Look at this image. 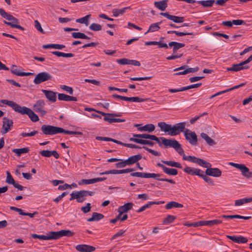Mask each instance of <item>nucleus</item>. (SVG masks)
<instances>
[{
  "label": "nucleus",
  "instance_id": "f257e3e1",
  "mask_svg": "<svg viewBox=\"0 0 252 252\" xmlns=\"http://www.w3.org/2000/svg\"><path fill=\"white\" fill-rule=\"evenodd\" d=\"M163 143L166 146H170L173 148L179 154L183 156L184 160L195 163L204 168H208V167H210L212 166L210 162L202 159L196 158L194 156H186L184 154V150L181 147V145L175 139L163 138Z\"/></svg>",
  "mask_w": 252,
  "mask_h": 252
},
{
  "label": "nucleus",
  "instance_id": "f03ea898",
  "mask_svg": "<svg viewBox=\"0 0 252 252\" xmlns=\"http://www.w3.org/2000/svg\"><path fill=\"white\" fill-rule=\"evenodd\" d=\"M1 102L2 104L7 105L11 107L16 112L22 115L27 114L33 122L39 121L38 116L32 110L28 107H22L15 102L7 99H1Z\"/></svg>",
  "mask_w": 252,
  "mask_h": 252
},
{
  "label": "nucleus",
  "instance_id": "7ed1b4c3",
  "mask_svg": "<svg viewBox=\"0 0 252 252\" xmlns=\"http://www.w3.org/2000/svg\"><path fill=\"white\" fill-rule=\"evenodd\" d=\"M158 126L160 128L161 131L167 133L168 135L173 136L177 135L184 131L185 129L186 123H179L172 126L161 122L158 123Z\"/></svg>",
  "mask_w": 252,
  "mask_h": 252
},
{
  "label": "nucleus",
  "instance_id": "20e7f679",
  "mask_svg": "<svg viewBox=\"0 0 252 252\" xmlns=\"http://www.w3.org/2000/svg\"><path fill=\"white\" fill-rule=\"evenodd\" d=\"M0 15L2 17L9 21L7 22L4 21V23L8 26H9L11 28H17L22 31L24 30V28L19 25V20L13 16L12 15L6 12L3 9L0 8Z\"/></svg>",
  "mask_w": 252,
  "mask_h": 252
},
{
  "label": "nucleus",
  "instance_id": "39448f33",
  "mask_svg": "<svg viewBox=\"0 0 252 252\" xmlns=\"http://www.w3.org/2000/svg\"><path fill=\"white\" fill-rule=\"evenodd\" d=\"M94 191L82 190L80 191L74 190L70 194V200L76 199L78 202L82 203L85 201L88 196H93Z\"/></svg>",
  "mask_w": 252,
  "mask_h": 252
},
{
  "label": "nucleus",
  "instance_id": "423d86ee",
  "mask_svg": "<svg viewBox=\"0 0 252 252\" xmlns=\"http://www.w3.org/2000/svg\"><path fill=\"white\" fill-rule=\"evenodd\" d=\"M97 112L100 113L103 116H105L104 118V120L106 121L109 123H123L126 121L125 119H120V118H115L113 117H120L121 116V114L120 113H105L100 111H96Z\"/></svg>",
  "mask_w": 252,
  "mask_h": 252
},
{
  "label": "nucleus",
  "instance_id": "0eeeda50",
  "mask_svg": "<svg viewBox=\"0 0 252 252\" xmlns=\"http://www.w3.org/2000/svg\"><path fill=\"white\" fill-rule=\"evenodd\" d=\"M41 129L43 134L51 135L62 133L63 131L62 127L46 125H42Z\"/></svg>",
  "mask_w": 252,
  "mask_h": 252
},
{
  "label": "nucleus",
  "instance_id": "6e6552de",
  "mask_svg": "<svg viewBox=\"0 0 252 252\" xmlns=\"http://www.w3.org/2000/svg\"><path fill=\"white\" fill-rule=\"evenodd\" d=\"M228 164L240 170L241 172V174L244 177L247 178H252V172L250 171L249 168L245 164H238L234 162H229Z\"/></svg>",
  "mask_w": 252,
  "mask_h": 252
},
{
  "label": "nucleus",
  "instance_id": "1a4fd4ad",
  "mask_svg": "<svg viewBox=\"0 0 252 252\" xmlns=\"http://www.w3.org/2000/svg\"><path fill=\"white\" fill-rule=\"evenodd\" d=\"M228 164L240 170L241 172V174L244 177L247 178H252V172L250 171L249 168L245 164H238L234 162H229Z\"/></svg>",
  "mask_w": 252,
  "mask_h": 252
},
{
  "label": "nucleus",
  "instance_id": "9d476101",
  "mask_svg": "<svg viewBox=\"0 0 252 252\" xmlns=\"http://www.w3.org/2000/svg\"><path fill=\"white\" fill-rule=\"evenodd\" d=\"M184 136L186 139L192 145H196L197 143V136L195 132L189 129L184 130Z\"/></svg>",
  "mask_w": 252,
  "mask_h": 252
},
{
  "label": "nucleus",
  "instance_id": "9b49d317",
  "mask_svg": "<svg viewBox=\"0 0 252 252\" xmlns=\"http://www.w3.org/2000/svg\"><path fill=\"white\" fill-rule=\"evenodd\" d=\"M52 78V75L47 72H41L38 73L33 80L35 84H40L42 82L50 80Z\"/></svg>",
  "mask_w": 252,
  "mask_h": 252
},
{
  "label": "nucleus",
  "instance_id": "f8f14e48",
  "mask_svg": "<svg viewBox=\"0 0 252 252\" xmlns=\"http://www.w3.org/2000/svg\"><path fill=\"white\" fill-rule=\"evenodd\" d=\"M74 233L69 230H61L59 231H51L53 240L59 239L63 236L70 237L74 235Z\"/></svg>",
  "mask_w": 252,
  "mask_h": 252
},
{
  "label": "nucleus",
  "instance_id": "ddd939ff",
  "mask_svg": "<svg viewBox=\"0 0 252 252\" xmlns=\"http://www.w3.org/2000/svg\"><path fill=\"white\" fill-rule=\"evenodd\" d=\"M2 129L1 130V133L4 134L9 131L13 125V121L11 119L4 117L3 119Z\"/></svg>",
  "mask_w": 252,
  "mask_h": 252
},
{
  "label": "nucleus",
  "instance_id": "4468645a",
  "mask_svg": "<svg viewBox=\"0 0 252 252\" xmlns=\"http://www.w3.org/2000/svg\"><path fill=\"white\" fill-rule=\"evenodd\" d=\"M45 104L44 101L40 99L37 100L33 105L34 110L40 113L42 117L46 114V111L44 109Z\"/></svg>",
  "mask_w": 252,
  "mask_h": 252
},
{
  "label": "nucleus",
  "instance_id": "2eb2a0df",
  "mask_svg": "<svg viewBox=\"0 0 252 252\" xmlns=\"http://www.w3.org/2000/svg\"><path fill=\"white\" fill-rule=\"evenodd\" d=\"M112 97L114 98H119L123 100L130 101V102H141L145 101L146 99L139 98V97H126L121 96L117 94H114L112 95Z\"/></svg>",
  "mask_w": 252,
  "mask_h": 252
},
{
  "label": "nucleus",
  "instance_id": "dca6fc26",
  "mask_svg": "<svg viewBox=\"0 0 252 252\" xmlns=\"http://www.w3.org/2000/svg\"><path fill=\"white\" fill-rule=\"evenodd\" d=\"M184 171L190 175H196L200 177L203 172V171L200 170V169L191 167L189 166L185 167L184 169Z\"/></svg>",
  "mask_w": 252,
  "mask_h": 252
},
{
  "label": "nucleus",
  "instance_id": "f3484780",
  "mask_svg": "<svg viewBox=\"0 0 252 252\" xmlns=\"http://www.w3.org/2000/svg\"><path fill=\"white\" fill-rule=\"evenodd\" d=\"M205 173L206 175L214 177H220L221 175V170L218 168L208 167L206 170Z\"/></svg>",
  "mask_w": 252,
  "mask_h": 252
},
{
  "label": "nucleus",
  "instance_id": "a211bd4d",
  "mask_svg": "<svg viewBox=\"0 0 252 252\" xmlns=\"http://www.w3.org/2000/svg\"><path fill=\"white\" fill-rule=\"evenodd\" d=\"M160 14L176 23H181L184 21V17L171 15L168 13H161Z\"/></svg>",
  "mask_w": 252,
  "mask_h": 252
},
{
  "label": "nucleus",
  "instance_id": "6ab92c4d",
  "mask_svg": "<svg viewBox=\"0 0 252 252\" xmlns=\"http://www.w3.org/2000/svg\"><path fill=\"white\" fill-rule=\"evenodd\" d=\"M157 166L160 167L165 174L168 175L175 176L178 174V171L174 168H169L160 163H158Z\"/></svg>",
  "mask_w": 252,
  "mask_h": 252
},
{
  "label": "nucleus",
  "instance_id": "aec40b11",
  "mask_svg": "<svg viewBox=\"0 0 252 252\" xmlns=\"http://www.w3.org/2000/svg\"><path fill=\"white\" fill-rule=\"evenodd\" d=\"M162 176V175L160 174L148 173V178H153L158 181L167 182L171 184H175V182L172 179L160 178L159 177Z\"/></svg>",
  "mask_w": 252,
  "mask_h": 252
},
{
  "label": "nucleus",
  "instance_id": "412c9836",
  "mask_svg": "<svg viewBox=\"0 0 252 252\" xmlns=\"http://www.w3.org/2000/svg\"><path fill=\"white\" fill-rule=\"evenodd\" d=\"M249 68V65H244L242 62H241L239 63L232 64V67H227L226 68V70L231 71H238L243 69H247Z\"/></svg>",
  "mask_w": 252,
  "mask_h": 252
},
{
  "label": "nucleus",
  "instance_id": "4be33fe9",
  "mask_svg": "<svg viewBox=\"0 0 252 252\" xmlns=\"http://www.w3.org/2000/svg\"><path fill=\"white\" fill-rule=\"evenodd\" d=\"M76 249L79 252H92L95 250V248L87 245H78Z\"/></svg>",
  "mask_w": 252,
  "mask_h": 252
},
{
  "label": "nucleus",
  "instance_id": "5701e85b",
  "mask_svg": "<svg viewBox=\"0 0 252 252\" xmlns=\"http://www.w3.org/2000/svg\"><path fill=\"white\" fill-rule=\"evenodd\" d=\"M39 154L43 157L50 158L53 156L56 159L60 157V155L56 151L43 150L40 152Z\"/></svg>",
  "mask_w": 252,
  "mask_h": 252
},
{
  "label": "nucleus",
  "instance_id": "b1692460",
  "mask_svg": "<svg viewBox=\"0 0 252 252\" xmlns=\"http://www.w3.org/2000/svg\"><path fill=\"white\" fill-rule=\"evenodd\" d=\"M42 92L46 96V98L51 102H55L57 100L56 93L49 90H42Z\"/></svg>",
  "mask_w": 252,
  "mask_h": 252
},
{
  "label": "nucleus",
  "instance_id": "393cba45",
  "mask_svg": "<svg viewBox=\"0 0 252 252\" xmlns=\"http://www.w3.org/2000/svg\"><path fill=\"white\" fill-rule=\"evenodd\" d=\"M133 203L132 202H128L125 204L124 205L120 206L118 209V212L120 215H122L125 213L127 212L129 210H131L133 206Z\"/></svg>",
  "mask_w": 252,
  "mask_h": 252
},
{
  "label": "nucleus",
  "instance_id": "a878e982",
  "mask_svg": "<svg viewBox=\"0 0 252 252\" xmlns=\"http://www.w3.org/2000/svg\"><path fill=\"white\" fill-rule=\"evenodd\" d=\"M32 237L34 239H39L40 240H53V235L51 234V231L49 232L46 235H38L36 234H32Z\"/></svg>",
  "mask_w": 252,
  "mask_h": 252
},
{
  "label": "nucleus",
  "instance_id": "bb28decb",
  "mask_svg": "<svg viewBox=\"0 0 252 252\" xmlns=\"http://www.w3.org/2000/svg\"><path fill=\"white\" fill-rule=\"evenodd\" d=\"M222 220H202L201 221L202 226H212L214 225H218L222 223Z\"/></svg>",
  "mask_w": 252,
  "mask_h": 252
},
{
  "label": "nucleus",
  "instance_id": "cd10ccee",
  "mask_svg": "<svg viewBox=\"0 0 252 252\" xmlns=\"http://www.w3.org/2000/svg\"><path fill=\"white\" fill-rule=\"evenodd\" d=\"M141 158L142 156L140 154L129 157L126 160L127 165H130L137 162Z\"/></svg>",
  "mask_w": 252,
  "mask_h": 252
},
{
  "label": "nucleus",
  "instance_id": "c85d7f7f",
  "mask_svg": "<svg viewBox=\"0 0 252 252\" xmlns=\"http://www.w3.org/2000/svg\"><path fill=\"white\" fill-rule=\"evenodd\" d=\"M168 45L171 47H173V54H175L178 49L183 48L185 46V44L184 43H179L175 41L170 42Z\"/></svg>",
  "mask_w": 252,
  "mask_h": 252
},
{
  "label": "nucleus",
  "instance_id": "c756f323",
  "mask_svg": "<svg viewBox=\"0 0 252 252\" xmlns=\"http://www.w3.org/2000/svg\"><path fill=\"white\" fill-rule=\"evenodd\" d=\"M129 140L130 141L134 142L143 145H148L150 146H153L154 145V142L147 140L135 138H130Z\"/></svg>",
  "mask_w": 252,
  "mask_h": 252
},
{
  "label": "nucleus",
  "instance_id": "7c9ffc66",
  "mask_svg": "<svg viewBox=\"0 0 252 252\" xmlns=\"http://www.w3.org/2000/svg\"><path fill=\"white\" fill-rule=\"evenodd\" d=\"M168 0H162L158 1H155L154 2V5L157 8L164 11L167 6Z\"/></svg>",
  "mask_w": 252,
  "mask_h": 252
},
{
  "label": "nucleus",
  "instance_id": "2f4dec72",
  "mask_svg": "<svg viewBox=\"0 0 252 252\" xmlns=\"http://www.w3.org/2000/svg\"><path fill=\"white\" fill-rule=\"evenodd\" d=\"M127 9H131L130 6L126 7L122 9L115 8L112 10L113 15L115 17H118L120 15H123Z\"/></svg>",
  "mask_w": 252,
  "mask_h": 252
},
{
  "label": "nucleus",
  "instance_id": "473e14b6",
  "mask_svg": "<svg viewBox=\"0 0 252 252\" xmlns=\"http://www.w3.org/2000/svg\"><path fill=\"white\" fill-rule=\"evenodd\" d=\"M135 138L139 139H151L153 140V139L156 138V136L154 135H150L149 134L143 133V134H133V137Z\"/></svg>",
  "mask_w": 252,
  "mask_h": 252
},
{
  "label": "nucleus",
  "instance_id": "72a5a7b5",
  "mask_svg": "<svg viewBox=\"0 0 252 252\" xmlns=\"http://www.w3.org/2000/svg\"><path fill=\"white\" fill-rule=\"evenodd\" d=\"M252 202V197L244 198L235 201V206H241L244 204Z\"/></svg>",
  "mask_w": 252,
  "mask_h": 252
},
{
  "label": "nucleus",
  "instance_id": "f704fd0d",
  "mask_svg": "<svg viewBox=\"0 0 252 252\" xmlns=\"http://www.w3.org/2000/svg\"><path fill=\"white\" fill-rule=\"evenodd\" d=\"M104 218L103 215L98 213L96 212H94L92 214V216L91 218L88 219V221H98Z\"/></svg>",
  "mask_w": 252,
  "mask_h": 252
},
{
  "label": "nucleus",
  "instance_id": "c9c22d12",
  "mask_svg": "<svg viewBox=\"0 0 252 252\" xmlns=\"http://www.w3.org/2000/svg\"><path fill=\"white\" fill-rule=\"evenodd\" d=\"M161 162L169 166L174 167L178 168H182V166L181 163L178 162L174 161H168V160H162Z\"/></svg>",
  "mask_w": 252,
  "mask_h": 252
},
{
  "label": "nucleus",
  "instance_id": "e433bc0d",
  "mask_svg": "<svg viewBox=\"0 0 252 252\" xmlns=\"http://www.w3.org/2000/svg\"><path fill=\"white\" fill-rule=\"evenodd\" d=\"M200 136L209 145L212 146L216 144L214 140L210 138L206 133L202 132L201 133Z\"/></svg>",
  "mask_w": 252,
  "mask_h": 252
},
{
  "label": "nucleus",
  "instance_id": "4c0bfd02",
  "mask_svg": "<svg viewBox=\"0 0 252 252\" xmlns=\"http://www.w3.org/2000/svg\"><path fill=\"white\" fill-rule=\"evenodd\" d=\"M43 48L44 49H49V48H53L55 49L61 50L64 48H65V46L62 44H49L46 45H44L43 46Z\"/></svg>",
  "mask_w": 252,
  "mask_h": 252
},
{
  "label": "nucleus",
  "instance_id": "58836bf2",
  "mask_svg": "<svg viewBox=\"0 0 252 252\" xmlns=\"http://www.w3.org/2000/svg\"><path fill=\"white\" fill-rule=\"evenodd\" d=\"M22 68L18 67L15 65H12L11 67L10 70L12 74H15L19 76H21L22 71H21Z\"/></svg>",
  "mask_w": 252,
  "mask_h": 252
},
{
  "label": "nucleus",
  "instance_id": "ea45409f",
  "mask_svg": "<svg viewBox=\"0 0 252 252\" xmlns=\"http://www.w3.org/2000/svg\"><path fill=\"white\" fill-rule=\"evenodd\" d=\"M215 2V0H199L197 1V3L200 4L205 7H211L213 4Z\"/></svg>",
  "mask_w": 252,
  "mask_h": 252
},
{
  "label": "nucleus",
  "instance_id": "a19ab883",
  "mask_svg": "<svg viewBox=\"0 0 252 252\" xmlns=\"http://www.w3.org/2000/svg\"><path fill=\"white\" fill-rule=\"evenodd\" d=\"M90 18L91 15H87L84 17L76 19V22L80 24H84L87 26L89 24V20Z\"/></svg>",
  "mask_w": 252,
  "mask_h": 252
},
{
  "label": "nucleus",
  "instance_id": "79ce46f5",
  "mask_svg": "<svg viewBox=\"0 0 252 252\" xmlns=\"http://www.w3.org/2000/svg\"><path fill=\"white\" fill-rule=\"evenodd\" d=\"M183 207V205L180 203L174 201H171L166 204L165 208L169 210L173 208H182Z\"/></svg>",
  "mask_w": 252,
  "mask_h": 252
},
{
  "label": "nucleus",
  "instance_id": "37998d69",
  "mask_svg": "<svg viewBox=\"0 0 252 252\" xmlns=\"http://www.w3.org/2000/svg\"><path fill=\"white\" fill-rule=\"evenodd\" d=\"M161 23V22L152 24L150 26L148 31L147 32H146L145 34L148 32H155L158 31L160 29L159 25Z\"/></svg>",
  "mask_w": 252,
  "mask_h": 252
},
{
  "label": "nucleus",
  "instance_id": "c03bdc74",
  "mask_svg": "<svg viewBox=\"0 0 252 252\" xmlns=\"http://www.w3.org/2000/svg\"><path fill=\"white\" fill-rule=\"evenodd\" d=\"M51 53L52 54L55 55L58 57L71 58L74 56V55L72 53H65L59 51H53Z\"/></svg>",
  "mask_w": 252,
  "mask_h": 252
},
{
  "label": "nucleus",
  "instance_id": "a18cd8bd",
  "mask_svg": "<svg viewBox=\"0 0 252 252\" xmlns=\"http://www.w3.org/2000/svg\"><path fill=\"white\" fill-rule=\"evenodd\" d=\"M29 149L28 148H23L21 149H14L12 152L17 154V156L20 157L22 154L28 153Z\"/></svg>",
  "mask_w": 252,
  "mask_h": 252
},
{
  "label": "nucleus",
  "instance_id": "49530a36",
  "mask_svg": "<svg viewBox=\"0 0 252 252\" xmlns=\"http://www.w3.org/2000/svg\"><path fill=\"white\" fill-rule=\"evenodd\" d=\"M187 65H183V66H181L179 67H178V68H176L175 69H174V71H178V70H183V69H185L184 71H180V72H178L177 73H175L174 74V75H175V76H178V75H185V74H187V72H186V70L185 69L186 68H187Z\"/></svg>",
  "mask_w": 252,
  "mask_h": 252
},
{
  "label": "nucleus",
  "instance_id": "de8ad7c7",
  "mask_svg": "<svg viewBox=\"0 0 252 252\" xmlns=\"http://www.w3.org/2000/svg\"><path fill=\"white\" fill-rule=\"evenodd\" d=\"M89 29L93 31L97 32L101 30L102 26L97 23H92L89 27Z\"/></svg>",
  "mask_w": 252,
  "mask_h": 252
},
{
  "label": "nucleus",
  "instance_id": "09e8293b",
  "mask_svg": "<svg viewBox=\"0 0 252 252\" xmlns=\"http://www.w3.org/2000/svg\"><path fill=\"white\" fill-rule=\"evenodd\" d=\"M176 219V217L172 215H168L167 217L164 219L163 222L165 224H170L174 221Z\"/></svg>",
  "mask_w": 252,
  "mask_h": 252
},
{
  "label": "nucleus",
  "instance_id": "8fccbe9b",
  "mask_svg": "<svg viewBox=\"0 0 252 252\" xmlns=\"http://www.w3.org/2000/svg\"><path fill=\"white\" fill-rule=\"evenodd\" d=\"M135 170L134 168H127L121 170H115L114 169V174H124L129 173Z\"/></svg>",
  "mask_w": 252,
  "mask_h": 252
},
{
  "label": "nucleus",
  "instance_id": "3c124183",
  "mask_svg": "<svg viewBox=\"0 0 252 252\" xmlns=\"http://www.w3.org/2000/svg\"><path fill=\"white\" fill-rule=\"evenodd\" d=\"M207 175H205L204 174V172L202 173L200 177L203 178V179L207 183H208L210 185H214V183L213 180L210 177L207 176Z\"/></svg>",
  "mask_w": 252,
  "mask_h": 252
},
{
  "label": "nucleus",
  "instance_id": "603ef678",
  "mask_svg": "<svg viewBox=\"0 0 252 252\" xmlns=\"http://www.w3.org/2000/svg\"><path fill=\"white\" fill-rule=\"evenodd\" d=\"M6 174H7V177H6V182L9 184H12V185H13L14 184H15V181L13 179V178L12 176H11V175L10 174V173L8 171H7Z\"/></svg>",
  "mask_w": 252,
  "mask_h": 252
},
{
  "label": "nucleus",
  "instance_id": "864d4df0",
  "mask_svg": "<svg viewBox=\"0 0 252 252\" xmlns=\"http://www.w3.org/2000/svg\"><path fill=\"white\" fill-rule=\"evenodd\" d=\"M145 131L151 132L155 129V126L152 124H147L144 126Z\"/></svg>",
  "mask_w": 252,
  "mask_h": 252
},
{
  "label": "nucleus",
  "instance_id": "5fc2aeb1",
  "mask_svg": "<svg viewBox=\"0 0 252 252\" xmlns=\"http://www.w3.org/2000/svg\"><path fill=\"white\" fill-rule=\"evenodd\" d=\"M69 95L64 94H59L58 99L60 100H63L65 101H69Z\"/></svg>",
  "mask_w": 252,
  "mask_h": 252
},
{
  "label": "nucleus",
  "instance_id": "6e6d98bb",
  "mask_svg": "<svg viewBox=\"0 0 252 252\" xmlns=\"http://www.w3.org/2000/svg\"><path fill=\"white\" fill-rule=\"evenodd\" d=\"M125 232L126 230H120L119 232L116 233L112 236L111 240H113L118 237L123 236L124 235Z\"/></svg>",
  "mask_w": 252,
  "mask_h": 252
},
{
  "label": "nucleus",
  "instance_id": "4d7b16f0",
  "mask_svg": "<svg viewBox=\"0 0 252 252\" xmlns=\"http://www.w3.org/2000/svg\"><path fill=\"white\" fill-rule=\"evenodd\" d=\"M93 184V179H82L78 183L79 185H82L84 184L89 185Z\"/></svg>",
  "mask_w": 252,
  "mask_h": 252
},
{
  "label": "nucleus",
  "instance_id": "13d9d810",
  "mask_svg": "<svg viewBox=\"0 0 252 252\" xmlns=\"http://www.w3.org/2000/svg\"><path fill=\"white\" fill-rule=\"evenodd\" d=\"M34 27L37 31L42 33H44V31L41 27V24L37 20L34 21Z\"/></svg>",
  "mask_w": 252,
  "mask_h": 252
},
{
  "label": "nucleus",
  "instance_id": "bf43d9fd",
  "mask_svg": "<svg viewBox=\"0 0 252 252\" xmlns=\"http://www.w3.org/2000/svg\"><path fill=\"white\" fill-rule=\"evenodd\" d=\"M152 206V203L151 202H149L147 204L142 206L141 207H140L137 211V212L138 213H141L144 210H145L147 208H149Z\"/></svg>",
  "mask_w": 252,
  "mask_h": 252
},
{
  "label": "nucleus",
  "instance_id": "052dcab7",
  "mask_svg": "<svg viewBox=\"0 0 252 252\" xmlns=\"http://www.w3.org/2000/svg\"><path fill=\"white\" fill-rule=\"evenodd\" d=\"M129 59L126 58H123L118 59L117 60V62L120 64L126 65L129 64Z\"/></svg>",
  "mask_w": 252,
  "mask_h": 252
},
{
  "label": "nucleus",
  "instance_id": "680f3d73",
  "mask_svg": "<svg viewBox=\"0 0 252 252\" xmlns=\"http://www.w3.org/2000/svg\"><path fill=\"white\" fill-rule=\"evenodd\" d=\"M91 205L90 203H88L86 206L82 207L81 210L84 213H87L91 211Z\"/></svg>",
  "mask_w": 252,
  "mask_h": 252
},
{
  "label": "nucleus",
  "instance_id": "e2e57ef3",
  "mask_svg": "<svg viewBox=\"0 0 252 252\" xmlns=\"http://www.w3.org/2000/svg\"><path fill=\"white\" fill-rule=\"evenodd\" d=\"M61 88L68 93L70 94H73V90L72 88L66 85H62L61 86Z\"/></svg>",
  "mask_w": 252,
  "mask_h": 252
},
{
  "label": "nucleus",
  "instance_id": "0e129e2a",
  "mask_svg": "<svg viewBox=\"0 0 252 252\" xmlns=\"http://www.w3.org/2000/svg\"><path fill=\"white\" fill-rule=\"evenodd\" d=\"M84 34V33H82V32H72L71 33L72 36L74 38H75V39H77V38L83 39Z\"/></svg>",
  "mask_w": 252,
  "mask_h": 252
},
{
  "label": "nucleus",
  "instance_id": "69168bd1",
  "mask_svg": "<svg viewBox=\"0 0 252 252\" xmlns=\"http://www.w3.org/2000/svg\"><path fill=\"white\" fill-rule=\"evenodd\" d=\"M38 133L37 131L34 130L32 131L30 133H27V132H22L21 133V136H22L23 137H28V136H33L35 135L36 134Z\"/></svg>",
  "mask_w": 252,
  "mask_h": 252
},
{
  "label": "nucleus",
  "instance_id": "338daca9",
  "mask_svg": "<svg viewBox=\"0 0 252 252\" xmlns=\"http://www.w3.org/2000/svg\"><path fill=\"white\" fill-rule=\"evenodd\" d=\"M248 242V239L242 236H238L237 243L245 244Z\"/></svg>",
  "mask_w": 252,
  "mask_h": 252
},
{
  "label": "nucleus",
  "instance_id": "774afa93",
  "mask_svg": "<svg viewBox=\"0 0 252 252\" xmlns=\"http://www.w3.org/2000/svg\"><path fill=\"white\" fill-rule=\"evenodd\" d=\"M143 148L145 149L146 151L154 155L155 156H160V153L158 151L153 150L151 149H150L146 147H143Z\"/></svg>",
  "mask_w": 252,
  "mask_h": 252
}]
</instances>
